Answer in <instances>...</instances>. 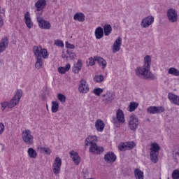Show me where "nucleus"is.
<instances>
[{
	"label": "nucleus",
	"mask_w": 179,
	"mask_h": 179,
	"mask_svg": "<svg viewBox=\"0 0 179 179\" xmlns=\"http://www.w3.org/2000/svg\"><path fill=\"white\" fill-rule=\"evenodd\" d=\"M150 64L152 58L149 55L145 56L143 66L136 69V75L141 79H153V74L150 72Z\"/></svg>",
	"instance_id": "obj_1"
},
{
	"label": "nucleus",
	"mask_w": 179,
	"mask_h": 179,
	"mask_svg": "<svg viewBox=\"0 0 179 179\" xmlns=\"http://www.w3.org/2000/svg\"><path fill=\"white\" fill-rule=\"evenodd\" d=\"M33 52L36 58H43V59H47V58H48V52L47 51V49L42 48L41 46H34Z\"/></svg>",
	"instance_id": "obj_2"
},
{
	"label": "nucleus",
	"mask_w": 179,
	"mask_h": 179,
	"mask_svg": "<svg viewBox=\"0 0 179 179\" xmlns=\"http://www.w3.org/2000/svg\"><path fill=\"white\" fill-rule=\"evenodd\" d=\"M113 124L116 128H120L121 124L125 122V117H124V112L121 109H118L116 113V117H113Z\"/></svg>",
	"instance_id": "obj_3"
},
{
	"label": "nucleus",
	"mask_w": 179,
	"mask_h": 179,
	"mask_svg": "<svg viewBox=\"0 0 179 179\" xmlns=\"http://www.w3.org/2000/svg\"><path fill=\"white\" fill-rule=\"evenodd\" d=\"M22 141L26 145H33V135H31V131L29 129H25L22 133Z\"/></svg>",
	"instance_id": "obj_4"
},
{
	"label": "nucleus",
	"mask_w": 179,
	"mask_h": 179,
	"mask_svg": "<svg viewBox=\"0 0 179 179\" xmlns=\"http://www.w3.org/2000/svg\"><path fill=\"white\" fill-rule=\"evenodd\" d=\"M128 125L131 131H135L136 129H138V127L139 125V120H138V117H136L135 115L130 116Z\"/></svg>",
	"instance_id": "obj_5"
},
{
	"label": "nucleus",
	"mask_w": 179,
	"mask_h": 179,
	"mask_svg": "<svg viewBox=\"0 0 179 179\" xmlns=\"http://www.w3.org/2000/svg\"><path fill=\"white\" fill-rule=\"evenodd\" d=\"M167 17L171 23H176L178 18L177 17L178 15L177 14V11L174 8H170L167 10Z\"/></svg>",
	"instance_id": "obj_6"
},
{
	"label": "nucleus",
	"mask_w": 179,
	"mask_h": 179,
	"mask_svg": "<svg viewBox=\"0 0 179 179\" xmlns=\"http://www.w3.org/2000/svg\"><path fill=\"white\" fill-rule=\"evenodd\" d=\"M62 165V160L59 158V157H57L55 159V163L52 165L53 172L56 176H57V174H59Z\"/></svg>",
	"instance_id": "obj_7"
},
{
	"label": "nucleus",
	"mask_w": 179,
	"mask_h": 179,
	"mask_svg": "<svg viewBox=\"0 0 179 179\" xmlns=\"http://www.w3.org/2000/svg\"><path fill=\"white\" fill-rule=\"evenodd\" d=\"M148 114H162L164 113V107L163 106H150L147 108Z\"/></svg>",
	"instance_id": "obj_8"
},
{
	"label": "nucleus",
	"mask_w": 179,
	"mask_h": 179,
	"mask_svg": "<svg viewBox=\"0 0 179 179\" xmlns=\"http://www.w3.org/2000/svg\"><path fill=\"white\" fill-rule=\"evenodd\" d=\"M37 22L41 29L45 30H49V29H51V24L49 22L45 21V20H44V18L42 17H38Z\"/></svg>",
	"instance_id": "obj_9"
},
{
	"label": "nucleus",
	"mask_w": 179,
	"mask_h": 179,
	"mask_svg": "<svg viewBox=\"0 0 179 179\" xmlns=\"http://www.w3.org/2000/svg\"><path fill=\"white\" fill-rule=\"evenodd\" d=\"M90 152L93 155H101L104 152V148L97 145V143L92 144L90 148Z\"/></svg>",
	"instance_id": "obj_10"
},
{
	"label": "nucleus",
	"mask_w": 179,
	"mask_h": 179,
	"mask_svg": "<svg viewBox=\"0 0 179 179\" xmlns=\"http://www.w3.org/2000/svg\"><path fill=\"white\" fill-rule=\"evenodd\" d=\"M89 85H87V82H86V80H85V79H82L80 81V85L78 87V92L80 93H87V92H89Z\"/></svg>",
	"instance_id": "obj_11"
},
{
	"label": "nucleus",
	"mask_w": 179,
	"mask_h": 179,
	"mask_svg": "<svg viewBox=\"0 0 179 179\" xmlns=\"http://www.w3.org/2000/svg\"><path fill=\"white\" fill-rule=\"evenodd\" d=\"M75 57H76V54L71 50H67L66 52H63L62 55V58H63V59H66L67 61H69V59H75Z\"/></svg>",
	"instance_id": "obj_12"
},
{
	"label": "nucleus",
	"mask_w": 179,
	"mask_h": 179,
	"mask_svg": "<svg viewBox=\"0 0 179 179\" xmlns=\"http://www.w3.org/2000/svg\"><path fill=\"white\" fill-rule=\"evenodd\" d=\"M104 160L106 163H114L117 160V155L114 152H108L104 155Z\"/></svg>",
	"instance_id": "obj_13"
},
{
	"label": "nucleus",
	"mask_w": 179,
	"mask_h": 179,
	"mask_svg": "<svg viewBox=\"0 0 179 179\" xmlns=\"http://www.w3.org/2000/svg\"><path fill=\"white\" fill-rule=\"evenodd\" d=\"M122 44V38L121 37H118L113 43V52L115 54L117 51L121 50V45Z\"/></svg>",
	"instance_id": "obj_14"
},
{
	"label": "nucleus",
	"mask_w": 179,
	"mask_h": 179,
	"mask_svg": "<svg viewBox=\"0 0 179 179\" xmlns=\"http://www.w3.org/2000/svg\"><path fill=\"white\" fill-rule=\"evenodd\" d=\"M153 22H155V17H153V16L146 17L142 20L141 26L144 28L149 27V26H150Z\"/></svg>",
	"instance_id": "obj_15"
},
{
	"label": "nucleus",
	"mask_w": 179,
	"mask_h": 179,
	"mask_svg": "<svg viewBox=\"0 0 179 179\" xmlns=\"http://www.w3.org/2000/svg\"><path fill=\"white\" fill-rule=\"evenodd\" d=\"M9 44V39L8 37L5 36L1 38L0 42V54L3 52L6 48H8V45Z\"/></svg>",
	"instance_id": "obj_16"
},
{
	"label": "nucleus",
	"mask_w": 179,
	"mask_h": 179,
	"mask_svg": "<svg viewBox=\"0 0 179 179\" xmlns=\"http://www.w3.org/2000/svg\"><path fill=\"white\" fill-rule=\"evenodd\" d=\"M69 153L73 161L74 162L75 165L78 166L79 163H80V157H79V153L73 150L70 151Z\"/></svg>",
	"instance_id": "obj_17"
},
{
	"label": "nucleus",
	"mask_w": 179,
	"mask_h": 179,
	"mask_svg": "<svg viewBox=\"0 0 179 179\" xmlns=\"http://www.w3.org/2000/svg\"><path fill=\"white\" fill-rule=\"evenodd\" d=\"M106 127V124L104 122L100 119L97 120L95 122V127L98 132H103L104 131V127Z\"/></svg>",
	"instance_id": "obj_18"
},
{
	"label": "nucleus",
	"mask_w": 179,
	"mask_h": 179,
	"mask_svg": "<svg viewBox=\"0 0 179 179\" xmlns=\"http://www.w3.org/2000/svg\"><path fill=\"white\" fill-rule=\"evenodd\" d=\"M46 6L47 1L45 0H38L35 3V6L38 12H40V10H43V9H44L45 6Z\"/></svg>",
	"instance_id": "obj_19"
},
{
	"label": "nucleus",
	"mask_w": 179,
	"mask_h": 179,
	"mask_svg": "<svg viewBox=\"0 0 179 179\" xmlns=\"http://www.w3.org/2000/svg\"><path fill=\"white\" fill-rule=\"evenodd\" d=\"M96 142H97V136H89L85 139V146H89V145H96Z\"/></svg>",
	"instance_id": "obj_20"
},
{
	"label": "nucleus",
	"mask_w": 179,
	"mask_h": 179,
	"mask_svg": "<svg viewBox=\"0 0 179 179\" xmlns=\"http://www.w3.org/2000/svg\"><path fill=\"white\" fill-rule=\"evenodd\" d=\"M168 99L170 100L171 103L176 104V106H179V96L173 94L169 93L168 95Z\"/></svg>",
	"instance_id": "obj_21"
},
{
	"label": "nucleus",
	"mask_w": 179,
	"mask_h": 179,
	"mask_svg": "<svg viewBox=\"0 0 179 179\" xmlns=\"http://www.w3.org/2000/svg\"><path fill=\"white\" fill-rule=\"evenodd\" d=\"M25 24L28 29H31L33 27V22H31V18L30 17V13L27 11L24 15Z\"/></svg>",
	"instance_id": "obj_22"
},
{
	"label": "nucleus",
	"mask_w": 179,
	"mask_h": 179,
	"mask_svg": "<svg viewBox=\"0 0 179 179\" xmlns=\"http://www.w3.org/2000/svg\"><path fill=\"white\" fill-rule=\"evenodd\" d=\"M95 37L97 40H100V38H103L104 37V31L101 27H98L95 29Z\"/></svg>",
	"instance_id": "obj_23"
},
{
	"label": "nucleus",
	"mask_w": 179,
	"mask_h": 179,
	"mask_svg": "<svg viewBox=\"0 0 179 179\" xmlns=\"http://www.w3.org/2000/svg\"><path fill=\"white\" fill-rule=\"evenodd\" d=\"M94 59L98 62V64L101 66H102V69H105L106 66H107V62L106 59H103L101 57L94 56Z\"/></svg>",
	"instance_id": "obj_24"
},
{
	"label": "nucleus",
	"mask_w": 179,
	"mask_h": 179,
	"mask_svg": "<svg viewBox=\"0 0 179 179\" xmlns=\"http://www.w3.org/2000/svg\"><path fill=\"white\" fill-rule=\"evenodd\" d=\"M74 20H78V22H85V14L82 13H76L73 16Z\"/></svg>",
	"instance_id": "obj_25"
},
{
	"label": "nucleus",
	"mask_w": 179,
	"mask_h": 179,
	"mask_svg": "<svg viewBox=\"0 0 179 179\" xmlns=\"http://www.w3.org/2000/svg\"><path fill=\"white\" fill-rule=\"evenodd\" d=\"M58 72L59 73H66V72H68V71H69L71 69V64H67L64 67H58Z\"/></svg>",
	"instance_id": "obj_26"
},
{
	"label": "nucleus",
	"mask_w": 179,
	"mask_h": 179,
	"mask_svg": "<svg viewBox=\"0 0 179 179\" xmlns=\"http://www.w3.org/2000/svg\"><path fill=\"white\" fill-rule=\"evenodd\" d=\"M103 30L105 36H110L113 31V27L110 24H105Z\"/></svg>",
	"instance_id": "obj_27"
},
{
	"label": "nucleus",
	"mask_w": 179,
	"mask_h": 179,
	"mask_svg": "<svg viewBox=\"0 0 179 179\" xmlns=\"http://www.w3.org/2000/svg\"><path fill=\"white\" fill-rule=\"evenodd\" d=\"M160 150V146L157 143L151 144L150 153H159Z\"/></svg>",
	"instance_id": "obj_28"
},
{
	"label": "nucleus",
	"mask_w": 179,
	"mask_h": 179,
	"mask_svg": "<svg viewBox=\"0 0 179 179\" xmlns=\"http://www.w3.org/2000/svg\"><path fill=\"white\" fill-rule=\"evenodd\" d=\"M19 101H20L19 99L13 96V99L8 102V108H13V107L19 104Z\"/></svg>",
	"instance_id": "obj_29"
},
{
	"label": "nucleus",
	"mask_w": 179,
	"mask_h": 179,
	"mask_svg": "<svg viewBox=\"0 0 179 179\" xmlns=\"http://www.w3.org/2000/svg\"><path fill=\"white\" fill-rule=\"evenodd\" d=\"M103 97H106L105 99L106 101H113L115 99V95L114 94L111 93L110 92H107L106 94L103 95Z\"/></svg>",
	"instance_id": "obj_30"
},
{
	"label": "nucleus",
	"mask_w": 179,
	"mask_h": 179,
	"mask_svg": "<svg viewBox=\"0 0 179 179\" xmlns=\"http://www.w3.org/2000/svg\"><path fill=\"white\" fill-rule=\"evenodd\" d=\"M138 107H139V103L138 102H130L129 105V111L132 113L135 111V109L138 108Z\"/></svg>",
	"instance_id": "obj_31"
},
{
	"label": "nucleus",
	"mask_w": 179,
	"mask_h": 179,
	"mask_svg": "<svg viewBox=\"0 0 179 179\" xmlns=\"http://www.w3.org/2000/svg\"><path fill=\"white\" fill-rule=\"evenodd\" d=\"M134 176L136 179H143V172L139 169H136L134 171Z\"/></svg>",
	"instance_id": "obj_32"
},
{
	"label": "nucleus",
	"mask_w": 179,
	"mask_h": 179,
	"mask_svg": "<svg viewBox=\"0 0 179 179\" xmlns=\"http://www.w3.org/2000/svg\"><path fill=\"white\" fill-rule=\"evenodd\" d=\"M169 75H173V76H179V70L174 68L171 67L168 70Z\"/></svg>",
	"instance_id": "obj_33"
},
{
	"label": "nucleus",
	"mask_w": 179,
	"mask_h": 179,
	"mask_svg": "<svg viewBox=\"0 0 179 179\" xmlns=\"http://www.w3.org/2000/svg\"><path fill=\"white\" fill-rule=\"evenodd\" d=\"M27 152L31 159H36L37 157V152L34 148H29Z\"/></svg>",
	"instance_id": "obj_34"
},
{
	"label": "nucleus",
	"mask_w": 179,
	"mask_h": 179,
	"mask_svg": "<svg viewBox=\"0 0 179 179\" xmlns=\"http://www.w3.org/2000/svg\"><path fill=\"white\" fill-rule=\"evenodd\" d=\"M42 66H43V59H41V57H36L35 68L36 69H41Z\"/></svg>",
	"instance_id": "obj_35"
},
{
	"label": "nucleus",
	"mask_w": 179,
	"mask_h": 179,
	"mask_svg": "<svg viewBox=\"0 0 179 179\" xmlns=\"http://www.w3.org/2000/svg\"><path fill=\"white\" fill-rule=\"evenodd\" d=\"M58 108H59V104H58V102L53 101L52 102V113H57Z\"/></svg>",
	"instance_id": "obj_36"
},
{
	"label": "nucleus",
	"mask_w": 179,
	"mask_h": 179,
	"mask_svg": "<svg viewBox=\"0 0 179 179\" xmlns=\"http://www.w3.org/2000/svg\"><path fill=\"white\" fill-rule=\"evenodd\" d=\"M94 80L96 83H101V82H104V76L103 75H96L94 76Z\"/></svg>",
	"instance_id": "obj_37"
},
{
	"label": "nucleus",
	"mask_w": 179,
	"mask_h": 179,
	"mask_svg": "<svg viewBox=\"0 0 179 179\" xmlns=\"http://www.w3.org/2000/svg\"><path fill=\"white\" fill-rule=\"evenodd\" d=\"M157 156L159 153L150 152V159L153 163H157Z\"/></svg>",
	"instance_id": "obj_38"
},
{
	"label": "nucleus",
	"mask_w": 179,
	"mask_h": 179,
	"mask_svg": "<svg viewBox=\"0 0 179 179\" xmlns=\"http://www.w3.org/2000/svg\"><path fill=\"white\" fill-rule=\"evenodd\" d=\"M22 96H23V91H22V90H18L16 92V94H15L14 98L17 99L20 101V99H22Z\"/></svg>",
	"instance_id": "obj_39"
},
{
	"label": "nucleus",
	"mask_w": 179,
	"mask_h": 179,
	"mask_svg": "<svg viewBox=\"0 0 179 179\" xmlns=\"http://www.w3.org/2000/svg\"><path fill=\"white\" fill-rule=\"evenodd\" d=\"M57 99L61 101V103H65V101H66V97L62 94H58Z\"/></svg>",
	"instance_id": "obj_40"
},
{
	"label": "nucleus",
	"mask_w": 179,
	"mask_h": 179,
	"mask_svg": "<svg viewBox=\"0 0 179 179\" xmlns=\"http://www.w3.org/2000/svg\"><path fill=\"white\" fill-rule=\"evenodd\" d=\"M41 152L45 155H51V150L49 148H41Z\"/></svg>",
	"instance_id": "obj_41"
},
{
	"label": "nucleus",
	"mask_w": 179,
	"mask_h": 179,
	"mask_svg": "<svg viewBox=\"0 0 179 179\" xmlns=\"http://www.w3.org/2000/svg\"><path fill=\"white\" fill-rule=\"evenodd\" d=\"M172 178L179 179V170L176 169L172 172Z\"/></svg>",
	"instance_id": "obj_42"
},
{
	"label": "nucleus",
	"mask_w": 179,
	"mask_h": 179,
	"mask_svg": "<svg viewBox=\"0 0 179 179\" xmlns=\"http://www.w3.org/2000/svg\"><path fill=\"white\" fill-rule=\"evenodd\" d=\"M93 93H94L96 94V96H100V94H101V93H103V89H101V88H95L93 90Z\"/></svg>",
	"instance_id": "obj_43"
},
{
	"label": "nucleus",
	"mask_w": 179,
	"mask_h": 179,
	"mask_svg": "<svg viewBox=\"0 0 179 179\" xmlns=\"http://www.w3.org/2000/svg\"><path fill=\"white\" fill-rule=\"evenodd\" d=\"M126 143L127 145L128 150H131V149H134V148H135V143H134V141H130Z\"/></svg>",
	"instance_id": "obj_44"
},
{
	"label": "nucleus",
	"mask_w": 179,
	"mask_h": 179,
	"mask_svg": "<svg viewBox=\"0 0 179 179\" xmlns=\"http://www.w3.org/2000/svg\"><path fill=\"white\" fill-rule=\"evenodd\" d=\"M119 150H120L121 151L123 150H128V147H127V143H122L121 145H119Z\"/></svg>",
	"instance_id": "obj_45"
},
{
	"label": "nucleus",
	"mask_w": 179,
	"mask_h": 179,
	"mask_svg": "<svg viewBox=\"0 0 179 179\" xmlns=\"http://www.w3.org/2000/svg\"><path fill=\"white\" fill-rule=\"evenodd\" d=\"M55 45H57V47H64V42L61 40H56L55 41Z\"/></svg>",
	"instance_id": "obj_46"
},
{
	"label": "nucleus",
	"mask_w": 179,
	"mask_h": 179,
	"mask_svg": "<svg viewBox=\"0 0 179 179\" xmlns=\"http://www.w3.org/2000/svg\"><path fill=\"white\" fill-rule=\"evenodd\" d=\"M6 107H8V108H9V102H3V103H1V110H2V111H3L5 110V108H6Z\"/></svg>",
	"instance_id": "obj_47"
},
{
	"label": "nucleus",
	"mask_w": 179,
	"mask_h": 179,
	"mask_svg": "<svg viewBox=\"0 0 179 179\" xmlns=\"http://www.w3.org/2000/svg\"><path fill=\"white\" fill-rule=\"evenodd\" d=\"M95 61H96V59H94V58L90 57L89 59V62H88L90 66H93L95 64V62H94Z\"/></svg>",
	"instance_id": "obj_48"
},
{
	"label": "nucleus",
	"mask_w": 179,
	"mask_h": 179,
	"mask_svg": "<svg viewBox=\"0 0 179 179\" xmlns=\"http://www.w3.org/2000/svg\"><path fill=\"white\" fill-rule=\"evenodd\" d=\"M66 48H69L70 50H74L75 45L69 43V42H66Z\"/></svg>",
	"instance_id": "obj_49"
},
{
	"label": "nucleus",
	"mask_w": 179,
	"mask_h": 179,
	"mask_svg": "<svg viewBox=\"0 0 179 179\" xmlns=\"http://www.w3.org/2000/svg\"><path fill=\"white\" fill-rule=\"evenodd\" d=\"M80 68H78L76 67V66H73L72 68V71L73 72V73H79V72L80 71Z\"/></svg>",
	"instance_id": "obj_50"
},
{
	"label": "nucleus",
	"mask_w": 179,
	"mask_h": 179,
	"mask_svg": "<svg viewBox=\"0 0 179 179\" xmlns=\"http://www.w3.org/2000/svg\"><path fill=\"white\" fill-rule=\"evenodd\" d=\"M3 131H5V125H3V123L0 122V135H2V134H3Z\"/></svg>",
	"instance_id": "obj_51"
},
{
	"label": "nucleus",
	"mask_w": 179,
	"mask_h": 179,
	"mask_svg": "<svg viewBox=\"0 0 179 179\" xmlns=\"http://www.w3.org/2000/svg\"><path fill=\"white\" fill-rule=\"evenodd\" d=\"M82 60L79 59L76 64V66H75L76 68H80V69H82Z\"/></svg>",
	"instance_id": "obj_52"
},
{
	"label": "nucleus",
	"mask_w": 179,
	"mask_h": 179,
	"mask_svg": "<svg viewBox=\"0 0 179 179\" xmlns=\"http://www.w3.org/2000/svg\"><path fill=\"white\" fill-rule=\"evenodd\" d=\"M3 26V18L2 17V15H0V29Z\"/></svg>",
	"instance_id": "obj_53"
},
{
	"label": "nucleus",
	"mask_w": 179,
	"mask_h": 179,
	"mask_svg": "<svg viewBox=\"0 0 179 179\" xmlns=\"http://www.w3.org/2000/svg\"><path fill=\"white\" fill-rule=\"evenodd\" d=\"M5 149V146L0 143V152H3V150Z\"/></svg>",
	"instance_id": "obj_54"
},
{
	"label": "nucleus",
	"mask_w": 179,
	"mask_h": 179,
	"mask_svg": "<svg viewBox=\"0 0 179 179\" xmlns=\"http://www.w3.org/2000/svg\"><path fill=\"white\" fill-rule=\"evenodd\" d=\"M47 110H48V106H47Z\"/></svg>",
	"instance_id": "obj_55"
},
{
	"label": "nucleus",
	"mask_w": 179,
	"mask_h": 179,
	"mask_svg": "<svg viewBox=\"0 0 179 179\" xmlns=\"http://www.w3.org/2000/svg\"><path fill=\"white\" fill-rule=\"evenodd\" d=\"M168 179H170V178H168Z\"/></svg>",
	"instance_id": "obj_56"
},
{
	"label": "nucleus",
	"mask_w": 179,
	"mask_h": 179,
	"mask_svg": "<svg viewBox=\"0 0 179 179\" xmlns=\"http://www.w3.org/2000/svg\"><path fill=\"white\" fill-rule=\"evenodd\" d=\"M159 179H162V178H159Z\"/></svg>",
	"instance_id": "obj_57"
}]
</instances>
